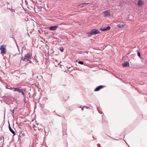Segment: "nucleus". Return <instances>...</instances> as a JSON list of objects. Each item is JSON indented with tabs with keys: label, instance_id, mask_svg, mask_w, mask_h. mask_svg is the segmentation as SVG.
<instances>
[{
	"label": "nucleus",
	"instance_id": "obj_4",
	"mask_svg": "<svg viewBox=\"0 0 147 147\" xmlns=\"http://www.w3.org/2000/svg\"><path fill=\"white\" fill-rule=\"evenodd\" d=\"M18 91V92L19 93H22V94L24 96V93L23 92V90L18 88H14L13 90V91Z\"/></svg>",
	"mask_w": 147,
	"mask_h": 147
},
{
	"label": "nucleus",
	"instance_id": "obj_16",
	"mask_svg": "<svg viewBox=\"0 0 147 147\" xmlns=\"http://www.w3.org/2000/svg\"><path fill=\"white\" fill-rule=\"evenodd\" d=\"M78 63L81 65H83L84 64V62L82 61H79Z\"/></svg>",
	"mask_w": 147,
	"mask_h": 147
},
{
	"label": "nucleus",
	"instance_id": "obj_5",
	"mask_svg": "<svg viewBox=\"0 0 147 147\" xmlns=\"http://www.w3.org/2000/svg\"><path fill=\"white\" fill-rule=\"evenodd\" d=\"M110 15V13L108 11H106L104 12V16L105 17H109Z\"/></svg>",
	"mask_w": 147,
	"mask_h": 147
},
{
	"label": "nucleus",
	"instance_id": "obj_9",
	"mask_svg": "<svg viewBox=\"0 0 147 147\" xmlns=\"http://www.w3.org/2000/svg\"><path fill=\"white\" fill-rule=\"evenodd\" d=\"M122 65L124 67H129V63L128 61H125L122 64Z\"/></svg>",
	"mask_w": 147,
	"mask_h": 147
},
{
	"label": "nucleus",
	"instance_id": "obj_13",
	"mask_svg": "<svg viewBox=\"0 0 147 147\" xmlns=\"http://www.w3.org/2000/svg\"><path fill=\"white\" fill-rule=\"evenodd\" d=\"M89 4V3H82L79 4V5H78V6L82 5H87V4Z\"/></svg>",
	"mask_w": 147,
	"mask_h": 147
},
{
	"label": "nucleus",
	"instance_id": "obj_3",
	"mask_svg": "<svg viewBox=\"0 0 147 147\" xmlns=\"http://www.w3.org/2000/svg\"><path fill=\"white\" fill-rule=\"evenodd\" d=\"M0 49L1 50V53L4 54L6 53V46L5 45H2L1 46Z\"/></svg>",
	"mask_w": 147,
	"mask_h": 147
},
{
	"label": "nucleus",
	"instance_id": "obj_15",
	"mask_svg": "<svg viewBox=\"0 0 147 147\" xmlns=\"http://www.w3.org/2000/svg\"><path fill=\"white\" fill-rule=\"evenodd\" d=\"M25 136V134L24 133H23L21 135H19V137H22L23 136Z\"/></svg>",
	"mask_w": 147,
	"mask_h": 147
},
{
	"label": "nucleus",
	"instance_id": "obj_19",
	"mask_svg": "<svg viewBox=\"0 0 147 147\" xmlns=\"http://www.w3.org/2000/svg\"><path fill=\"white\" fill-rule=\"evenodd\" d=\"M14 111V109H13L12 111V114L13 115Z\"/></svg>",
	"mask_w": 147,
	"mask_h": 147
},
{
	"label": "nucleus",
	"instance_id": "obj_23",
	"mask_svg": "<svg viewBox=\"0 0 147 147\" xmlns=\"http://www.w3.org/2000/svg\"><path fill=\"white\" fill-rule=\"evenodd\" d=\"M14 39V41L15 42H16V40L15 39V38L13 37H12Z\"/></svg>",
	"mask_w": 147,
	"mask_h": 147
},
{
	"label": "nucleus",
	"instance_id": "obj_21",
	"mask_svg": "<svg viewBox=\"0 0 147 147\" xmlns=\"http://www.w3.org/2000/svg\"><path fill=\"white\" fill-rule=\"evenodd\" d=\"M38 130H40L41 131H42L43 130V129H42L40 128L39 129V128L38 129Z\"/></svg>",
	"mask_w": 147,
	"mask_h": 147
},
{
	"label": "nucleus",
	"instance_id": "obj_27",
	"mask_svg": "<svg viewBox=\"0 0 147 147\" xmlns=\"http://www.w3.org/2000/svg\"><path fill=\"white\" fill-rule=\"evenodd\" d=\"M81 54H82V53H80ZM83 54V53H82Z\"/></svg>",
	"mask_w": 147,
	"mask_h": 147
},
{
	"label": "nucleus",
	"instance_id": "obj_8",
	"mask_svg": "<svg viewBox=\"0 0 147 147\" xmlns=\"http://www.w3.org/2000/svg\"><path fill=\"white\" fill-rule=\"evenodd\" d=\"M104 86H102L100 85L97 87L94 90L95 91H99Z\"/></svg>",
	"mask_w": 147,
	"mask_h": 147
},
{
	"label": "nucleus",
	"instance_id": "obj_7",
	"mask_svg": "<svg viewBox=\"0 0 147 147\" xmlns=\"http://www.w3.org/2000/svg\"><path fill=\"white\" fill-rule=\"evenodd\" d=\"M58 27V26H51L49 28V29L53 31L56 30Z\"/></svg>",
	"mask_w": 147,
	"mask_h": 147
},
{
	"label": "nucleus",
	"instance_id": "obj_26",
	"mask_svg": "<svg viewBox=\"0 0 147 147\" xmlns=\"http://www.w3.org/2000/svg\"><path fill=\"white\" fill-rule=\"evenodd\" d=\"M81 6L80 7H83V6H82V5H81Z\"/></svg>",
	"mask_w": 147,
	"mask_h": 147
},
{
	"label": "nucleus",
	"instance_id": "obj_24",
	"mask_svg": "<svg viewBox=\"0 0 147 147\" xmlns=\"http://www.w3.org/2000/svg\"><path fill=\"white\" fill-rule=\"evenodd\" d=\"M12 10L14 12H15V10L14 9H12Z\"/></svg>",
	"mask_w": 147,
	"mask_h": 147
},
{
	"label": "nucleus",
	"instance_id": "obj_6",
	"mask_svg": "<svg viewBox=\"0 0 147 147\" xmlns=\"http://www.w3.org/2000/svg\"><path fill=\"white\" fill-rule=\"evenodd\" d=\"M111 28V27L108 26L107 27L105 28L104 27V28H102L100 29V30L102 31H107L108 30H110Z\"/></svg>",
	"mask_w": 147,
	"mask_h": 147
},
{
	"label": "nucleus",
	"instance_id": "obj_22",
	"mask_svg": "<svg viewBox=\"0 0 147 147\" xmlns=\"http://www.w3.org/2000/svg\"><path fill=\"white\" fill-rule=\"evenodd\" d=\"M83 108H85L86 109H87V108H88V107L86 106H85Z\"/></svg>",
	"mask_w": 147,
	"mask_h": 147
},
{
	"label": "nucleus",
	"instance_id": "obj_2",
	"mask_svg": "<svg viewBox=\"0 0 147 147\" xmlns=\"http://www.w3.org/2000/svg\"><path fill=\"white\" fill-rule=\"evenodd\" d=\"M22 60L23 61H29L31 59V57L30 55V54L29 53H28L26 54H25L24 56V57L23 58H22Z\"/></svg>",
	"mask_w": 147,
	"mask_h": 147
},
{
	"label": "nucleus",
	"instance_id": "obj_11",
	"mask_svg": "<svg viewBox=\"0 0 147 147\" xmlns=\"http://www.w3.org/2000/svg\"><path fill=\"white\" fill-rule=\"evenodd\" d=\"M8 127L9 130L10 131V132L14 135H15V131L11 128L9 123V124Z\"/></svg>",
	"mask_w": 147,
	"mask_h": 147
},
{
	"label": "nucleus",
	"instance_id": "obj_10",
	"mask_svg": "<svg viewBox=\"0 0 147 147\" xmlns=\"http://www.w3.org/2000/svg\"><path fill=\"white\" fill-rule=\"evenodd\" d=\"M144 2L141 0H139L138 2V5L139 7H142L144 4Z\"/></svg>",
	"mask_w": 147,
	"mask_h": 147
},
{
	"label": "nucleus",
	"instance_id": "obj_17",
	"mask_svg": "<svg viewBox=\"0 0 147 147\" xmlns=\"http://www.w3.org/2000/svg\"><path fill=\"white\" fill-rule=\"evenodd\" d=\"M137 54H138V56L139 57H140V52H138V53H137Z\"/></svg>",
	"mask_w": 147,
	"mask_h": 147
},
{
	"label": "nucleus",
	"instance_id": "obj_14",
	"mask_svg": "<svg viewBox=\"0 0 147 147\" xmlns=\"http://www.w3.org/2000/svg\"><path fill=\"white\" fill-rule=\"evenodd\" d=\"M141 61L142 62L144 63H146V59H144L142 58L141 59Z\"/></svg>",
	"mask_w": 147,
	"mask_h": 147
},
{
	"label": "nucleus",
	"instance_id": "obj_25",
	"mask_svg": "<svg viewBox=\"0 0 147 147\" xmlns=\"http://www.w3.org/2000/svg\"><path fill=\"white\" fill-rule=\"evenodd\" d=\"M81 109H82V111L83 110V108L81 107Z\"/></svg>",
	"mask_w": 147,
	"mask_h": 147
},
{
	"label": "nucleus",
	"instance_id": "obj_20",
	"mask_svg": "<svg viewBox=\"0 0 147 147\" xmlns=\"http://www.w3.org/2000/svg\"><path fill=\"white\" fill-rule=\"evenodd\" d=\"M20 137H19H19H18V140L19 141H20L21 140V139H20Z\"/></svg>",
	"mask_w": 147,
	"mask_h": 147
},
{
	"label": "nucleus",
	"instance_id": "obj_12",
	"mask_svg": "<svg viewBox=\"0 0 147 147\" xmlns=\"http://www.w3.org/2000/svg\"><path fill=\"white\" fill-rule=\"evenodd\" d=\"M117 26L119 28H122L124 27V25L123 24H119L117 25Z\"/></svg>",
	"mask_w": 147,
	"mask_h": 147
},
{
	"label": "nucleus",
	"instance_id": "obj_1",
	"mask_svg": "<svg viewBox=\"0 0 147 147\" xmlns=\"http://www.w3.org/2000/svg\"><path fill=\"white\" fill-rule=\"evenodd\" d=\"M99 33H100L99 31L98 30L96 29H93L90 32L87 33V34L90 36Z\"/></svg>",
	"mask_w": 147,
	"mask_h": 147
},
{
	"label": "nucleus",
	"instance_id": "obj_18",
	"mask_svg": "<svg viewBox=\"0 0 147 147\" xmlns=\"http://www.w3.org/2000/svg\"><path fill=\"white\" fill-rule=\"evenodd\" d=\"M60 51L61 52H63V48H60Z\"/></svg>",
	"mask_w": 147,
	"mask_h": 147
},
{
	"label": "nucleus",
	"instance_id": "obj_28",
	"mask_svg": "<svg viewBox=\"0 0 147 147\" xmlns=\"http://www.w3.org/2000/svg\"><path fill=\"white\" fill-rule=\"evenodd\" d=\"M129 147H130V146H129Z\"/></svg>",
	"mask_w": 147,
	"mask_h": 147
}]
</instances>
